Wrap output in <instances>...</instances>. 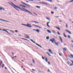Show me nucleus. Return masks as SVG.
I'll list each match as a JSON object with an SVG mask.
<instances>
[{
	"instance_id": "1",
	"label": "nucleus",
	"mask_w": 73,
	"mask_h": 73,
	"mask_svg": "<svg viewBox=\"0 0 73 73\" xmlns=\"http://www.w3.org/2000/svg\"><path fill=\"white\" fill-rule=\"evenodd\" d=\"M11 4L9 3L10 5L12 6V7H13L15 9L18 11H19V10H18L16 8H19V9H20L21 10V11H24V12H27V13H30V14H31V15H33V13H32L31 12L28 11V10H27L26 9L24 8H22V9L20 7H18V6H16L13 3L11 2Z\"/></svg>"
},
{
	"instance_id": "2",
	"label": "nucleus",
	"mask_w": 73,
	"mask_h": 73,
	"mask_svg": "<svg viewBox=\"0 0 73 73\" xmlns=\"http://www.w3.org/2000/svg\"><path fill=\"white\" fill-rule=\"evenodd\" d=\"M50 41H51V42L53 44L54 43L56 45H57V46H58V42L57 43L56 42V41L55 40V39L54 38H53L52 39H50Z\"/></svg>"
},
{
	"instance_id": "3",
	"label": "nucleus",
	"mask_w": 73,
	"mask_h": 73,
	"mask_svg": "<svg viewBox=\"0 0 73 73\" xmlns=\"http://www.w3.org/2000/svg\"><path fill=\"white\" fill-rule=\"evenodd\" d=\"M26 27H29V28H32V25H31L29 24H27L26 25Z\"/></svg>"
},
{
	"instance_id": "4",
	"label": "nucleus",
	"mask_w": 73,
	"mask_h": 73,
	"mask_svg": "<svg viewBox=\"0 0 73 73\" xmlns=\"http://www.w3.org/2000/svg\"><path fill=\"white\" fill-rule=\"evenodd\" d=\"M32 42H33V43H34V44H36V45H37L38 46H39L40 48H42V47H41V46L39 45V44H37V43H36L35 42V41H34L33 40V41Z\"/></svg>"
},
{
	"instance_id": "5",
	"label": "nucleus",
	"mask_w": 73,
	"mask_h": 73,
	"mask_svg": "<svg viewBox=\"0 0 73 73\" xmlns=\"http://www.w3.org/2000/svg\"><path fill=\"white\" fill-rule=\"evenodd\" d=\"M21 3H22V4H24V5H26V6H27V7H31V6L30 5H27V4H25V3L23 2L22 1L21 2Z\"/></svg>"
},
{
	"instance_id": "6",
	"label": "nucleus",
	"mask_w": 73,
	"mask_h": 73,
	"mask_svg": "<svg viewBox=\"0 0 73 73\" xmlns=\"http://www.w3.org/2000/svg\"><path fill=\"white\" fill-rule=\"evenodd\" d=\"M45 60L46 61V62H48V64H50V63L48 62V59H47V58H45Z\"/></svg>"
},
{
	"instance_id": "7",
	"label": "nucleus",
	"mask_w": 73,
	"mask_h": 73,
	"mask_svg": "<svg viewBox=\"0 0 73 73\" xmlns=\"http://www.w3.org/2000/svg\"><path fill=\"white\" fill-rule=\"evenodd\" d=\"M33 25V26H35V27H38L39 28H41V27H39L38 25Z\"/></svg>"
},
{
	"instance_id": "8",
	"label": "nucleus",
	"mask_w": 73,
	"mask_h": 73,
	"mask_svg": "<svg viewBox=\"0 0 73 73\" xmlns=\"http://www.w3.org/2000/svg\"><path fill=\"white\" fill-rule=\"evenodd\" d=\"M25 36H26V38H29V36L28 35H27L25 34Z\"/></svg>"
},
{
	"instance_id": "9",
	"label": "nucleus",
	"mask_w": 73,
	"mask_h": 73,
	"mask_svg": "<svg viewBox=\"0 0 73 73\" xmlns=\"http://www.w3.org/2000/svg\"><path fill=\"white\" fill-rule=\"evenodd\" d=\"M48 51H49L51 54H53V52H52V51H51V50L50 49H49Z\"/></svg>"
},
{
	"instance_id": "10",
	"label": "nucleus",
	"mask_w": 73,
	"mask_h": 73,
	"mask_svg": "<svg viewBox=\"0 0 73 73\" xmlns=\"http://www.w3.org/2000/svg\"><path fill=\"white\" fill-rule=\"evenodd\" d=\"M59 39H60V41H61V43H62V38H61V37L60 36H59Z\"/></svg>"
},
{
	"instance_id": "11",
	"label": "nucleus",
	"mask_w": 73,
	"mask_h": 73,
	"mask_svg": "<svg viewBox=\"0 0 73 73\" xmlns=\"http://www.w3.org/2000/svg\"><path fill=\"white\" fill-rule=\"evenodd\" d=\"M19 5L20 7H24V8H26V7L23 5L20 4Z\"/></svg>"
},
{
	"instance_id": "12",
	"label": "nucleus",
	"mask_w": 73,
	"mask_h": 73,
	"mask_svg": "<svg viewBox=\"0 0 73 73\" xmlns=\"http://www.w3.org/2000/svg\"><path fill=\"white\" fill-rule=\"evenodd\" d=\"M66 31L67 32H68V33L69 34H71V32L70 31H68V30H66Z\"/></svg>"
},
{
	"instance_id": "13",
	"label": "nucleus",
	"mask_w": 73,
	"mask_h": 73,
	"mask_svg": "<svg viewBox=\"0 0 73 73\" xmlns=\"http://www.w3.org/2000/svg\"><path fill=\"white\" fill-rule=\"evenodd\" d=\"M52 33H53L55 34V35H56V32H55V31H54V30H52Z\"/></svg>"
},
{
	"instance_id": "14",
	"label": "nucleus",
	"mask_w": 73,
	"mask_h": 73,
	"mask_svg": "<svg viewBox=\"0 0 73 73\" xmlns=\"http://www.w3.org/2000/svg\"><path fill=\"white\" fill-rule=\"evenodd\" d=\"M49 22H48L47 23V25L48 27H49V28H50V27L49 26V25H48V24H49Z\"/></svg>"
},
{
	"instance_id": "15",
	"label": "nucleus",
	"mask_w": 73,
	"mask_h": 73,
	"mask_svg": "<svg viewBox=\"0 0 73 73\" xmlns=\"http://www.w3.org/2000/svg\"><path fill=\"white\" fill-rule=\"evenodd\" d=\"M36 31L38 33H39V32H40V30H39L38 29H36Z\"/></svg>"
},
{
	"instance_id": "16",
	"label": "nucleus",
	"mask_w": 73,
	"mask_h": 73,
	"mask_svg": "<svg viewBox=\"0 0 73 73\" xmlns=\"http://www.w3.org/2000/svg\"><path fill=\"white\" fill-rule=\"evenodd\" d=\"M56 28L57 29H58V30H59V31L60 30V28L58 27H56Z\"/></svg>"
},
{
	"instance_id": "17",
	"label": "nucleus",
	"mask_w": 73,
	"mask_h": 73,
	"mask_svg": "<svg viewBox=\"0 0 73 73\" xmlns=\"http://www.w3.org/2000/svg\"><path fill=\"white\" fill-rule=\"evenodd\" d=\"M47 31L48 32V33H51V31H50V30H47Z\"/></svg>"
},
{
	"instance_id": "18",
	"label": "nucleus",
	"mask_w": 73,
	"mask_h": 73,
	"mask_svg": "<svg viewBox=\"0 0 73 73\" xmlns=\"http://www.w3.org/2000/svg\"><path fill=\"white\" fill-rule=\"evenodd\" d=\"M22 39H23V40H26V41H29V40H28L27 39H25L24 38H22Z\"/></svg>"
},
{
	"instance_id": "19",
	"label": "nucleus",
	"mask_w": 73,
	"mask_h": 73,
	"mask_svg": "<svg viewBox=\"0 0 73 73\" xmlns=\"http://www.w3.org/2000/svg\"><path fill=\"white\" fill-rule=\"evenodd\" d=\"M3 21H5V22H7V23H9V21H5V20H3Z\"/></svg>"
},
{
	"instance_id": "20",
	"label": "nucleus",
	"mask_w": 73,
	"mask_h": 73,
	"mask_svg": "<svg viewBox=\"0 0 73 73\" xmlns=\"http://www.w3.org/2000/svg\"><path fill=\"white\" fill-rule=\"evenodd\" d=\"M63 36L65 37H67V36H66L65 35V33H63Z\"/></svg>"
},
{
	"instance_id": "21",
	"label": "nucleus",
	"mask_w": 73,
	"mask_h": 73,
	"mask_svg": "<svg viewBox=\"0 0 73 73\" xmlns=\"http://www.w3.org/2000/svg\"><path fill=\"white\" fill-rule=\"evenodd\" d=\"M46 39L47 40H49V36H47L46 37Z\"/></svg>"
},
{
	"instance_id": "22",
	"label": "nucleus",
	"mask_w": 73,
	"mask_h": 73,
	"mask_svg": "<svg viewBox=\"0 0 73 73\" xmlns=\"http://www.w3.org/2000/svg\"><path fill=\"white\" fill-rule=\"evenodd\" d=\"M46 1H50L51 3L52 1V0H46Z\"/></svg>"
},
{
	"instance_id": "23",
	"label": "nucleus",
	"mask_w": 73,
	"mask_h": 73,
	"mask_svg": "<svg viewBox=\"0 0 73 73\" xmlns=\"http://www.w3.org/2000/svg\"><path fill=\"white\" fill-rule=\"evenodd\" d=\"M63 51H66V48H64L63 49Z\"/></svg>"
},
{
	"instance_id": "24",
	"label": "nucleus",
	"mask_w": 73,
	"mask_h": 73,
	"mask_svg": "<svg viewBox=\"0 0 73 73\" xmlns=\"http://www.w3.org/2000/svg\"><path fill=\"white\" fill-rule=\"evenodd\" d=\"M46 53L49 56H51V55H50V54H49V53H48V52H46Z\"/></svg>"
},
{
	"instance_id": "25",
	"label": "nucleus",
	"mask_w": 73,
	"mask_h": 73,
	"mask_svg": "<svg viewBox=\"0 0 73 73\" xmlns=\"http://www.w3.org/2000/svg\"><path fill=\"white\" fill-rule=\"evenodd\" d=\"M36 8H40V7L36 6Z\"/></svg>"
},
{
	"instance_id": "26",
	"label": "nucleus",
	"mask_w": 73,
	"mask_h": 73,
	"mask_svg": "<svg viewBox=\"0 0 73 73\" xmlns=\"http://www.w3.org/2000/svg\"><path fill=\"white\" fill-rule=\"evenodd\" d=\"M44 4H45V5H49V4L47 3H44Z\"/></svg>"
},
{
	"instance_id": "27",
	"label": "nucleus",
	"mask_w": 73,
	"mask_h": 73,
	"mask_svg": "<svg viewBox=\"0 0 73 73\" xmlns=\"http://www.w3.org/2000/svg\"><path fill=\"white\" fill-rule=\"evenodd\" d=\"M21 25H24V26H25V27H27V25L24 24H21Z\"/></svg>"
},
{
	"instance_id": "28",
	"label": "nucleus",
	"mask_w": 73,
	"mask_h": 73,
	"mask_svg": "<svg viewBox=\"0 0 73 73\" xmlns=\"http://www.w3.org/2000/svg\"><path fill=\"white\" fill-rule=\"evenodd\" d=\"M46 19H47V20H50V18H48V17H46Z\"/></svg>"
},
{
	"instance_id": "29",
	"label": "nucleus",
	"mask_w": 73,
	"mask_h": 73,
	"mask_svg": "<svg viewBox=\"0 0 73 73\" xmlns=\"http://www.w3.org/2000/svg\"><path fill=\"white\" fill-rule=\"evenodd\" d=\"M3 31H5V32H8V31H7V30H3Z\"/></svg>"
},
{
	"instance_id": "30",
	"label": "nucleus",
	"mask_w": 73,
	"mask_h": 73,
	"mask_svg": "<svg viewBox=\"0 0 73 73\" xmlns=\"http://www.w3.org/2000/svg\"><path fill=\"white\" fill-rule=\"evenodd\" d=\"M3 64V61H1V62L0 63V64Z\"/></svg>"
},
{
	"instance_id": "31",
	"label": "nucleus",
	"mask_w": 73,
	"mask_h": 73,
	"mask_svg": "<svg viewBox=\"0 0 73 73\" xmlns=\"http://www.w3.org/2000/svg\"><path fill=\"white\" fill-rule=\"evenodd\" d=\"M73 64H69V66H73Z\"/></svg>"
},
{
	"instance_id": "32",
	"label": "nucleus",
	"mask_w": 73,
	"mask_h": 73,
	"mask_svg": "<svg viewBox=\"0 0 73 73\" xmlns=\"http://www.w3.org/2000/svg\"><path fill=\"white\" fill-rule=\"evenodd\" d=\"M68 38H70V36L69 35H68Z\"/></svg>"
},
{
	"instance_id": "33",
	"label": "nucleus",
	"mask_w": 73,
	"mask_h": 73,
	"mask_svg": "<svg viewBox=\"0 0 73 73\" xmlns=\"http://www.w3.org/2000/svg\"><path fill=\"white\" fill-rule=\"evenodd\" d=\"M42 59L43 60H45V59H44V56L42 57Z\"/></svg>"
},
{
	"instance_id": "34",
	"label": "nucleus",
	"mask_w": 73,
	"mask_h": 73,
	"mask_svg": "<svg viewBox=\"0 0 73 73\" xmlns=\"http://www.w3.org/2000/svg\"><path fill=\"white\" fill-rule=\"evenodd\" d=\"M34 23H37V24H38V23H39L38 22H36V21H35V22H34Z\"/></svg>"
},
{
	"instance_id": "35",
	"label": "nucleus",
	"mask_w": 73,
	"mask_h": 73,
	"mask_svg": "<svg viewBox=\"0 0 73 73\" xmlns=\"http://www.w3.org/2000/svg\"><path fill=\"white\" fill-rule=\"evenodd\" d=\"M33 13H34L35 15H36V16H37V14H36L35 12H33Z\"/></svg>"
},
{
	"instance_id": "36",
	"label": "nucleus",
	"mask_w": 73,
	"mask_h": 73,
	"mask_svg": "<svg viewBox=\"0 0 73 73\" xmlns=\"http://www.w3.org/2000/svg\"><path fill=\"white\" fill-rule=\"evenodd\" d=\"M70 56H71L72 57H73V55L72 54H70Z\"/></svg>"
},
{
	"instance_id": "37",
	"label": "nucleus",
	"mask_w": 73,
	"mask_h": 73,
	"mask_svg": "<svg viewBox=\"0 0 73 73\" xmlns=\"http://www.w3.org/2000/svg\"><path fill=\"white\" fill-rule=\"evenodd\" d=\"M51 14H53V13H54V12H53V11H51Z\"/></svg>"
},
{
	"instance_id": "38",
	"label": "nucleus",
	"mask_w": 73,
	"mask_h": 73,
	"mask_svg": "<svg viewBox=\"0 0 73 73\" xmlns=\"http://www.w3.org/2000/svg\"><path fill=\"white\" fill-rule=\"evenodd\" d=\"M33 63H35V60H34V59H33Z\"/></svg>"
},
{
	"instance_id": "39",
	"label": "nucleus",
	"mask_w": 73,
	"mask_h": 73,
	"mask_svg": "<svg viewBox=\"0 0 73 73\" xmlns=\"http://www.w3.org/2000/svg\"><path fill=\"white\" fill-rule=\"evenodd\" d=\"M7 33H8V34H9V35H11V33H9L8 32H7Z\"/></svg>"
},
{
	"instance_id": "40",
	"label": "nucleus",
	"mask_w": 73,
	"mask_h": 73,
	"mask_svg": "<svg viewBox=\"0 0 73 73\" xmlns=\"http://www.w3.org/2000/svg\"><path fill=\"white\" fill-rule=\"evenodd\" d=\"M3 9V8L1 7H0V10H2Z\"/></svg>"
},
{
	"instance_id": "41",
	"label": "nucleus",
	"mask_w": 73,
	"mask_h": 73,
	"mask_svg": "<svg viewBox=\"0 0 73 73\" xmlns=\"http://www.w3.org/2000/svg\"><path fill=\"white\" fill-rule=\"evenodd\" d=\"M57 33H58V35H60V33H59V32H57Z\"/></svg>"
},
{
	"instance_id": "42",
	"label": "nucleus",
	"mask_w": 73,
	"mask_h": 73,
	"mask_svg": "<svg viewBox=\"0 0 73 73\" xmlns=\"http://www.w3.org/2000/svg\"><path fill=\"white\" fill-rule=\"evenodd\" d=\"M59 56H62V55H61V54L60 53H59Z\"/></svg>"
},
{
	"instance_id": "43",
	"label": "nucleus",
	"mask_w": 73,
	"mask_h": 73,
	"mask_svg": "<svg viewBox=\"0 0 73 73\" xmlns=\"http://www.w3.org/2000/svg\"><path fill=\"white\" fill-rule=\"evenodd\" d=\"M54 9L56 10V9H57V7H55L54 8Z\"/></svg>"
},
{
	"instance_id": "44",
	"label": "nucleus",
	"mask_w": 73,
	"mask_h": 73,
	"mask_svg": "<svg viewBox=\"0 0 73 73\" xmlns=\"http://www.w3.org/2000/svg\"><path fill=\"white\" fill-rule=\"evenodd\" d=\"M32 70H33V71H36L35 70H34V69H32Z\"/></svg>"
},
{
	"instance_id": "45",
	"label": "nucleus",
	"mask_w": 73,
	"mask_h": 73,
	"mask_svg": "<svg viewBox=\"0 0 73 73\" xmlns=\"http://www.w3.org/2000/svg\"><path fill=\"white\" fill-rule=\"evenodd\" d=\"M4 64H3V65H2V68H3V67H4Z\"/></svg>"
},
{
	"instance_id": "46",
	"label": "nucleus",
	"mask_w": 73,
	"mask_h": 73,
	"mask_svg": "<svg viewBox=\"0 0 73 73\" xmlns=\"http://www.w3.org/2000/svg\"><path fill=\"white\" fill-rule=\"evenodd\" d=\"M15 32H18L17 30H15Z\"/></svg>"
},
{
	"instance_id": "47",
	"label": "nucleus",
	"mask_w": 73,
	"mask_h": 73,
	"mask_svg": "<svg viewBox=\"0 0 73 73\" xmlns=\"http://www.w3.org/2000/svg\"><path fill=\"white\" fill-rule=\"evenodd\" d=\"M30 40L31 41H32V42H33V40L32 39H31Z\"/></svg>"
},
{
	"instance_id": "48",
	"label": "nucleus",
	"mask_w": 73,
	"mask_h": 73,
	"mask_svg": "<svg viewBox=\"0 0 73 73\" xmlns=\"http://www.w3.org/2000/svg\"><path fill=\"white\" fill-rule=\"evenodd\" d=\"M33 66V64H31V67H32Z\"/></svg>"
},
{
	"instance_id": "49",
	"label": "nucleus",
	"mask_w": 73,
	"mask_h": 73,
	"mask_svg": "<svg viewBox=\"0 0 73 73\" xmlns=\"http://www.w3.org/2000/svg\"><path fill=\"white\" fill-rule=\"evenodd\" d=\"M29 0V1H34V0Z\"/></svg>"
},
{
	"instance_id": "50",
	"label": "nucleus",
	"mask_w": 73,
	"mask_h": 73,
	"mask_svg": "<svg viewBox=\"0 0 73 73\" xmlns=\"http://www.w3.org/2000/svg\"><path fill=\"white\" fill-rule=\"evenodd\" d=\"M41 3H42V4H45V3L43 2H42Z\"/></svg>"
},
{
	"instance_id": "51",
	"label": "nucleus",
	"mask_w": 73,
	"mask_h": 73,
	"mask_svg": "<svg viewBox=\"0 0 73 73\" xmlns=\"http://www.w3.org/2000/svg\"><path fill=\"white\" fill-rule=\"evenodd\" d=\"M66 28H68V25H67V24H66Z\"/></svg>"
},
{
	"instance_id": "52",
	"label": "nucleus",
	"mask_w": 73,
	"mask_h": 73,
	"mask_svg": "<svg viewBox=\"0 0 73 73\" xmlns=\"http://www.w3.org/2000/svg\"><path fill=\"white\" fill-rule=\"evenodd\" d=\"M33 31H36V30L35 29H33Z\"/></svg>"
},
{
	"instance_id": "53",
	"label": "nucleus",
	"mask_w": 73,
	"mask_h": 73,
	"mask_svg": "<svg viewBox=\"0 0 73 73\" xmlns=\"http://www.w3.org/2000/svg\"><path fill=\"white\" fill-rule=\"evenodd\" d=\"M0 20H1V21H3V19H0Z\"/></svg>"
},
{
	"instance_id": "54",
	"label": "nucleus",
	"mask_w": 73,
	"mask_h": 73,
	"mask_svg": "<svg viewBox=\"0 0 73 73\" xmlns=\"http://www.w3.org/2000/svg\"><path fill=\"white\" fill-rule=\"evenodd\" d=\"M2 9H3V11H4V10H5V9L3 8Z\"/></svg>"
},
{
	"instance_id": "55",
	"label": "nucleus",
	"mask_w": 73,
	"mask_h": 73,
	"mask_svg": "<svg viewBox=\"0 0 73 73\" xmlns=\"http://www.w3.org/2000/svg\"><path fill=\"white\" fill-rule=\"evenodd\" d=\"M71 46L72 47V48H73V45H71Z\"/></svg>"
},
{
	"instance_id": "56",
	"label": "nucleus",
	"mask_w": 73,
	"mask_h": 73,
	"mask_svg": "<svg viewBox=\"0 0 73 73\" xmlns=\"http://www.w3.org/2000/svg\"><path fill=\"white\" fill-rule=\"evenodd\" d=\"M59 21H60V22H61V23H62V21H61L59 20Z\"/></svg>"
},
{
	"instance_id": "57",
	"label": "nucleus",
	"mask_w": 73,
	"mask_h": 73,
	"mask_svg": "<svg viewBox=\"0 0 73 73\" xmlns=\"http://www.w3.org/2000/svg\"><path fill=\"white\" fill-rule=\"evenodd\" d=\"M35 21H31V22H33V23H35Z\"/></svg>"
},
{
	"instance_id": "58",
	"label": "nucleus",
	"mask_w": 73,
	"mask_h": 73,
	"mask_svg": "<svg viewBox=\"0 0 73 73\" xmlns=\"http://www.w3.org/2000/svg\"><path fill=\"white\" fill-rule=\"evenodd\" d=\"M71 62H72V64H73V60H71Z\"/></svg>"
},
{
	"instance_id": "59",
	"label": "nucleus",
	"mask_w": 73,
	"mask_h": 73,
	"mask_svg": "<svg viewBox=\"0 0 73 73\" xmlns=\"http://www.w3.org/2000/svg\"><path fill=\"white\" fill-rule=\"evenodd\" d=\"M56 17V18L58 17V16H56V17Z\"/></svg>"
},
{
	"instance_id": "60",
	"label": "nucleus",
	"mask_w": 73,
	"mask_h": 73,
	"mask_svg": "<svg viewBox=\"0 0 73 73\" xmlns=\"http://www.w3.org/2000/svg\"><path fill=\"white\" fill-rule=\"evenodd\" d=\"M73 2V1H70V2Z\"/></svg>"
},
{
	"instance_id": "61",
	"label": "nucleus",
	"mask_w": 73,
	"mask_h": 73,
	"mask_svg": "<svg viewBox=\"0 0 73 73\" xmlns=\"http://www.w3.org/2000/svg\"><path fill=\"white\" fill-rule=\"evenodd\" d=\"M48 71L49 72V69L48 70Z\"/></svg>"
},
{
	"instance_id": "62",
	"label": "nucleus",
	"mask_w": 73,
	"mask_h": 73,
	"mask_svg": "<svg viewBox=\"0 0 73 73\" xmlns=\"http://www.w3.org/2000/svg\"><path fill=\"white\" fill-rule=\"evenodd\" d=\"M21 61H22V62H24V60H22Z\"/></svg>"
},
{
	"instance_id": "63",
	"label": "nucleus",
	"mask_w": 73,
	"mask_h": 73,
	"mask_svg": "<svg viewBox=\"0 0 73 73\" xmlns=\"http://www.w3.org/2000/svg\"><path fill=\"white\" fill-rule=\"evenodd\" d=\"M5 68L6 69H7V68L5 67Z\"/></svg>"
},
{
	"instance_id": "64",
	"label": "nucleus",
	"mask_w": 73,
	"mask_h": 73,
	"mask_svg": "<svg viewBox=\"0 0 73 73\" xmlns=\"http://www.w3.org/2000/svg\"><path fill=\"white\" fill-rule=\"evenodd\" d=\"M71 41H72V42H73V41L72 40Z\"/></svg>"
}]
</instances>
